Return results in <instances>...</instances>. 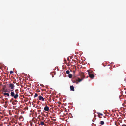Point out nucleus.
Listing matches in <instances>:
<instances>
[{
  "mask_svg": "<svg viewBox=\"0 0 126 126\" xmlns=\"http://www.w3.org/2000/svg\"><path fill=\"white\" fill-rule=\"evenodd\" d=\"M69 72H70L69 70H67L66 71V73L67 74H69Z\"/></svg>",
  "mask_w": 126,
  "mask_h": 126,
  "instance_id": "obj_13",
  "label": "nucleus"
},
{
  "mask_svg": "<svg viewBox=\"0 0 126 126\" xmlns=\"http://www.w3.org/2000/svg\"><path fill=\"white\" fill-rule=\"evenodd\" d=\"M70 90L71 91H74V86H73L72 85L71 86H70Z\"/></svg>",
  "mask_w": 126,
  "mask_h": 126,
  "instance_id": "obj_7",
  "label": "nucleus"
},
{
  "mask_svg": "<svg viewBox=\"0 0 126 126\" xmlns=\"http://www.w3.org/2000/svg\"><path fill=\"white\" fill-rule=\"evenodd\" d=\"M122 126H126V125L123 124L122 125Z\"/></svg>",
  "mask_w": 126,
  "mask_h": 126,
  "instance_id": "obj_17",
  "label": "nucleus"
},
{
  "mask_svg": "<svg viewBox=\"0 0 126 126\" xmlns=\"http://www.w3.org/2000/svg\"><path fill=\"white\" fill-rule=\"evenodd\" d=\"M75 72V71H73V72H74H74Z\"/></svg>",
  "mask_w": 126,
  "mask_h": 126,
  "instance_id": "obj_19",
  "label": "nucleus"
},
{
  "mask_svg": "<svg viewBox=\"0 0 126 126\" xmlns=\"http://www.w3.org/2000/svg\"><path fill=\"white\" fill-rule=\"evenodd\" d=\"M98 116L100 118H101L102 117H101L99 114L98 115Z\"/></svg>",
  "mask_w": 126,
  "mask_h": 126,
  "instance_id": "obj_16",
  "label": "nucleus"
},
{
  "mask_svg": "<svg viewBox=\"0 0 126 126\" xmlns=\"http://www.w3.org/2000/svg\"><path fill=\"white\" fill-rule=\"evenodd\" d=\"M89 76L91 78H93L94 77V76L93 74H90L89 73Z\"/></svg>",
  "mask_w": 126,
  "mask_h": 126,
  "instance_id": "obj_6",
  "label": "nucleus"
},
{
  "mask_svg": "<svg viewBox=\"0 0 126 126\" xmlns=\"http://www.w3.org/2000/svg\"><path fill=\"white\" fill-rule=\"evenodd\" d=\"M18 90L17 89H16L15 90L16 94H15V93L13 91V90H11V96L13 98L15 99H16L19 96L18 94V92L17 91H18Z\"/></svg>",
  "mask_w": 126,
  "mask_h": 126,
  "instance_id": "obj_1",
  "label": "nucleus"
},
{
  "mask_svg": "<svg viewBox=\"0 0 126 126\" xmlns=\"http://www.w3.org/2000/svg\"><path fill=\"white\" fill-rule=\"evenodd\" d=\"M5 92H9V91H6V90L5 91Z\"/></svg>",
  "mask_w": 126,
  "mask_h": 126,
  "instance_id": "obj_18",
  "label": "nucleus"
},
{
  "mask_svg": "<svg viewBox=\"0 0 126 126\" xmlns=\"http://www.w3.org/2000/svg\"><path fill=\"white\" fill-rule=\"evenodd\" d=\"M38 96V94H37V93H36L35 94V95L34 96V97L35 98V97H37V96Z\"/></svg>",
  "mask_w": 126,
  "mask_h": 126,
  "instance_id": "obj_10",
  "label": "nucleus"
},
{
  "mask_svg": "<svg viewBox=\"0 0 126 126\" xmlns=\"http://www.w3.org/2000/svg\"><path fill=\"white\" fill-rule=\"evenodd\" d=\"M100 124H101V125H103V124H104V121H100Z\"/></svg>",
  "mask_w": 126,
  "mask_h": 126,
  "instance_id": "obj_12",
  "label": "nucleus"
},
{
  "mask_svg": "<svg viewBox=\"0 0 126 126\" xmlns=\"http://www.w3.org/2000/svg\"><path fill=\"white\" fill-rule=\"evenodd\" d=\"M68 77L70 78H71L72 77V74H68Z\"/></svg>",
  "mask_w": 126,
  "mask_h": 126,
  "instance_id": "obj_9",
  "label": "nucleus"
},
{
  "mask_svg": "<svg viewBox=\"0 0 126 126\" xmlns=\"http://www.w3.org/2000/svg\"><path fill=\"white\" fill-rule=\"evenodd\" d=\"M98 114H99V115H101V116H103V114H102V113H98Z\"/></svg>",
  "mask_w": 126,
  "mask_h": 126,
  "instance_id": "obj_15",
  "label": "nucleus"
},
{
  "mask_svg": "<svg viewBox=\"0 0 126 126\" xmlns=\"http://www.w3.org/2000/svg\"><path fill=\"white\" fill-rule=\"evenodd\" d=\"M82 77H81V79H80L79 78H78V80H77L79 82H81L82 80L84 78L85 76L82 73Z\"/></svg>",
  "mask_w": 126,
  "mask_h": 126,
  "instance_id": "obj_2",
  "label": "nucleus"
},
{
  "mask_svg": "<svg viewBox=\"0 0 126 126\" xmlns=\"http://www.w3.org/2000/svg\"><path fill=\"white\" fill-rule=\"evenodd\" d=\"M44 110L46 111H48L49 110V108L48 106H46L44 108Z\"/></svg>",
  "mask_w": 126,
  "mask_h": 126,
  "instance_id": "obj_4",
  "label": "nucleus"
},
{
  "mask_svg": "<svg viewBox=\"0 0 126 126\" xmlns=\"http://www.w3.org/2000/svg\"><path fill=\"white\" fill-rule=\"evenodd\" d=\"M40 124L42 125H44L45 124L43 122H40Z\"/></svg>",
  "mask_w": 126,
  "mask_h": 126,
  "instance_id": "obj_11",
  "label": "nucleus"
},
{
  "mask_svg": "<svg viewBox=\"0 0 126 126\" xmlns=\"http://www.w3.org/2000/svg\"><path fill=\"white\" fill-rule=\"evenodd\" d=\"M13 73V72L12 71H10V74H12Z\"/></svg>",
  "mask_w": 126,
  "mask_h": 126,
  "instance_id": "obj_14",
  "label": "nucleus"
},
{
  "mask_svg": "<svg viewBox=\"0 0 126 126\" xmlns=\"http://www.w3.org/2000/svg\"><path fill=\"white\" fill-rule=\"evenodd\" d=\"M38 98L39 100H42V101H44V98L41 95H40Z\"/></svg>",
  "mask_w": 126,
  "mask_h": 126,
  "instance_id": "obj_5",
  "label": "nucleus"
},
{
  "mask_svg": "<svg viewBox=\"0 0 126 126\" xmlns=\"http://www.w3.org/2000/svg\"><path fill=\"white\" fill-rule=\"evenodd\" d=\"M4 95H7L9 97L10 96L9 94L8 93H4Z\"/></svg>",
  "mask_w": 126,
  "mask_h": 126,
  "instance_id": "obj_8",
  "label": "nucleus"
},
{
  "mask_svg": "<svg viewBox=\"0 0 126 126\" xmlns=\"http://www.w3.org/2000/svg\"><path fill=\"white\" fill-rule=\"evenodd\" d=\"M9 87L11 88V89L12 90H13V89L14 88V85L12 83L11 84H9Z\"/></svg>",
  "mask_w": 126,
  "mask_h": 126,
  "instance_id": "obj_3",
  "label": "nucleus"
}]
</instances>
